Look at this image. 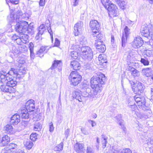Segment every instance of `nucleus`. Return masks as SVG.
I'll use <instances>...</instances> for the list:
<instances>
[{"label":"nucleus","mask_w":153,"mask_h":153,"mask_svg":"<svg viewBox=\"0 0 153 153\" xmlns=\"http://www.w3.org/2000/svg\"><path fill=\"white\" fill-rule=\"evenodd\" d=\"M105 80V76L101 74L99 76H93L91 81V85L94 91L99 93L102 89V85H103Z\"/></svg>","instance_id":"1"},{"label":"nucleus","mask_w":153,"mask_h":153,"mask_svg":"<svg viewBox=\"0 0 153 153\" xmlns=\"http://www.w3.org/2000/svg\"><path fill=\"white\" fill-rule=\"evenodd\" d=\"M17 79L15 75L10 73V71L6 75L0 74V82L2 83H7L8 86L11 87L13 88L16 85Z\"/></svg>","instance_id":"2"},{"label":"nucleus","mask_w":153,"mask_h":153,"mask_svg":"<svg viewBox=\"0 0 153 153\" xmlns=\"http://www.w3.org/2000/svg\"><path fill=\"white\" fill-rule=\"evenodd\" d=\"M89 86L88 85L86 84L83 85L82 89L83 91L82 93V97H90L95 99L99 98L100 94L94 91V89L93 88L92 91L91 88H89Z\"/></svg>","instance_id":"3"},{"label":"nucleus","mask_w":153,"mask_h":153,"mask_svg":"<svg viewBox=\"0 0 153 153\" xmlns=\"http://www.w3.org/2000/svg\"><path fill=\"white\" fill-rule=\"evenodd\" d=\"M18 22L15 26L16 30L19 33H23L27 31L29 27L27 22L23 21Z\"/></svg>","instance_id":"4"},{"label":"nucleus","mask_w":153,"mask_h":153,"mask_svg":"<svg viewBox=\"0 0 153 153\" xmlns=\"http://www.w3.org/2000/svg\"><path fill=\"white\" fill-rule=\"evenodd\" d=\"M2 153H25L20 149H18V146L17 144L11 143L7 147H5Z\"/></svg>","instance_id":"5"},{"label":"nucleus","mask_w":153,"mask_h":153,"mask_svg":"<svg viewBox=\"0 0 153 153\" xmlns=\"http://www.w3.org/2000/svg\"><path fill=\"white\" fill-rule=\"evenodd\" d=\"M10 73L13 74V75H15V76L17 77L18 79H19L26 73V68H21L19 69H15L12 68L10 71Z\"/></svg>","instance_id":"6"},{"label":"nucleus","mask_w":153,"mask_h":153,"mask_svg":"<svg viewBox=\"0 0 153 153\" xmlns=\"http://www.w3.org/2000/svg\"><path fill=\"white\" fill-rule=\"evenodd\" d=\"M134 99L140 108H142V110L145 109L146 102L145 99L144 97L139 95H136L134 96Z\"/></svg>","instance_id":"7"},{"label":"nucleus","mask_w":153,"mask_h":153,"mask_svg":"<svg viewBox=\"0 0 153 153\" xmlns=\"http://www.w3.org/2000/svg\"><path fill=\"white\" fill-rule=\"evenodd\" d=\"M90 26L91 28L93 33V35L95 36V34L99 33L100 25L97 21L96 20H92L90 23Z\"/></svg>","instance_id":"8"},{"label":"nucleus","mask_w":153,"mask_h":153,"mask_svg":"<svg viewBox=\"0 0 153 153\" xmlns=\"http://www.w3.org/2000/svg\"><path fill=\"white\" fill-rule=\"evenodd\" d=\"M134 86V91L135 94H140L143 93L145 88V86L143 83L139 82L135 84Z\"/></svg>","instance_id":"9"},{"label":"nucleus","mask_w":153,"mask_h":153,"mask_svg":"<svg viewBox=\"0 0 153 153\" xmlns=\"http://www.w3.org/2000/svg\"><path fill=\"white\" fill-rule=\"evenodd\" d=\"M107 10L109 15H112L113 16H116L118 14L117 7L113 4H111L108 6Z\"/></svg>","instance_id":"10"},{"label":"nucleus","mask_w":153,"mask_h":153,"mask_svg":"<svg viewBox=\"0 0 153 153\" xmlns=\"http://www.w3.org/2000/svg\"><path fill=\"white\" fill-rule=\"evenodd\" d=\"M143 43V41L140 36H137L135 37L133 42V46L135 48H138L141 46Z\"/></svg>","instance_id":"11"},{"label":"nucleus","mask_w":153,"mask_h":153,"mask_svg":"<svg viewBox=\"0 0 153 153\" xmlns=\"http://www.w3.org/2000/svg\"><path fill=\"white\" fill-rule=\"evenodd\" d=\"M125 34H123L122 37V46L124 47L125 45V43L130 33V29L127 26H126L124 29Z\"/></svg>","instance_id":"12"},{"label":"nucleus","mask_w":153,"mask_h":153,"mask_svg":"<svg viewBox=\"0 0 153 153\" xmlns=\"http://www.w3.org/2000/svg\"><path fill=\"white\" fill-rule=\"evenodd\" d=\"M25 107L26 109L29 112L34 111L35 108L34 101L33 100H29L26 103Z\"/></svg>","instance_id":"13"},{"label":"nucleus","mask_w":153,"mask_h":153,"mask_svg":"<svg viewBox=\"0 0 153 153\" xmlns=\"http://www.w3.org/2000/svg\"><path fill=\"white\" fill-rule=\"evenodd\" d=\"M83 25V23L81 21H79L74 25V28L76 36L78 35L79 33L82 31Z\"/></svg>","instance_id":"14"},{"label":"nucleus","mask_w":153,"mask_h":153,"mask_svg":"<svg viewBox=\"0 0 153 153\" xmlns=\"http://www.w3.org/2000/svg\"><path fill=\"white\" fill-rule=\"evenodd\" d=\"M0 89L2 91L5 92L13 93H14L15 91V90L13 88L8 86L7 83L6 85H1Z\"/></svg>","instance_id":"15"},{"label":"nucleus","mask_w":153,"mask_h":153,"mask_svg":"<svg viewBox=\"0 0 153 153\" xmlns=\"http://www.w3.org/2000/svg\"><path fill=\"white\" fill-rule=\"evenodd\" d=\"M97 50L100 52L103 53L106 50V47L103 42L101 41L96 42L95 43Z\"/></svg>","instance_id":"16"},{"label":"nucleus","mask_w":153,"mask_h":153,"mask_svg":"<svg viewBox=\"0 0 153 153\" xmlns=\"http://www.w3.org/2000/svg\"><path fill=\"white\" fill-rule=\"evenodd\" d=\"M142 72L143 74L147 77H151L153 80V71L151 68H147L143 69L142 70Z\"/></svg>","instance_id":"17"},{"label":"nucleus","mask_w":153,"mask_h":153,"mask_svg":"<svg viewBox=\"0 0 153 153\" xmlns=\"http://www.w3.org/2000/svg\"><path fill=\"white\" fill-rule=\"evenodd\" d=\"M98 59L100 65L103 67H105L107 62L106 56L104 54H100L99 56Z\"/></svg>","instance_id":"18"},{"label":"nucleus","mask_w":153,"mask_h":153,"mask_svg":"<svg viewBox=\"0 0 153 153\" xmlns=\"http://www.w3.org/2000/svg\"><path fill=\"white\" fill-rule=\"evenodd\" d=\"M51 48V47L48 46L41 47L39 50L37 52L36 55L40 57H42L44 56V52H47Z\"/></svg>","instance_id":"19"},{"label":"nucleus","mask_w":153,"mask_h":153,"mask_svg":"<svg viewBox=\"0 0 153 153\" xmlns=\"http://www.w3.org/2000/svg\"><path fill=\"white\" fill-rule=\"evenodd\" d=\"M82 92L79 90L76 89L73 93V97L74 98L78 100L79 102H81L82 101L83 97L81 95Z\"/></svg>","instance_id":"20"},{"label":"nucleus","mask_w":153,"mask_h":153,"mask_svg":"<svg viewBox=\"0 0 153 153\" xmlns=\"http://www.w3.org/2000/svg\"><path fill=\"white\" fill-rule=\"evenodd\" d=\"M150 32V31L147 24H144L142 26L141 29V32L142 34L144 36L148 38Z\"/></svg>","instance_id":"21"},{"label":"nucleus","mask_w":153,"mask_h":153,"mask_svg":"<svg viewBox=\"0 0 153 153\" xmlns=\"http://www.w3.org/2000/svg\"><path fill=\"white\" fill-rule=\"evenodd\" d=\"M10 141V137L7 135H4L1 138L0 137V147L7 145Z\"/></svg>","instance_id":"22"},{"label":"nucleus","mask_w":153,"mask_h":153,"mask_svg":"<svg viewBox=\"0 0 153 153\" xmlns=\"http://www.w3.org/2000/svg\"><path fill=\"white\" fill-rule=\"evenodd\" d=\"M74 149L78 153H83L85 150L84 145L82 143H77L74 145Z\"/></svg>","instance_id":"23"},{"label":"nucleus","mask_w":153,"mask_h":153,"mask_svg":"<svg viewBox=\"0 0 153 153\" xmlns=\"http://www.w3.org/2000/svg\"><path fill=\"white\" fill-rule=\"evenodd\" d=\"M79 50L81 51L82 53H84L88 51V52L89 53V57L90 58L92 57V50L91 48L88 46H83L81 47H79Z\"/></svg>","instance_id":"24"},{"label":"nucleus","mask_w":153,"mask_h":153,"mask_svg":"<svg viewBox=\"0 0 153 153\" xmlns=\"http://www.w3.org/2000/svg\"><path fill=\"white\" fill-rule=\"evenodd\" d=\"M20 116L18 114H15L11 118L10 123L13 125H17L20 121Z\"/></svg>","instance_id":"25"},{"label":"nucleus","mask_w":153,"mask_h":153,"mask_svg":"<svg viewBox=\"0 0 153 153\" xmlns=\"http://www.w3.org/2000/svg\"><path fill=\"white\" fill-rule=\"evenodd\" d=\"M4 129L5 132L7 134H14L15 131L13 129L12 126L9 124H7L4 127Z\"/></svg>","instance_id":"26"},{"label":"nucleus","mask_w":153,"mask_h":153,"mask_svg":"<svg viewBox=\"0 0 153 153\" xmlns=\"http://www.w3.org/2000/svg\"><path fill=\"white\" fill-rule=\"evenodd\" d=\"M62 65V63L61 60H55L54 61V62L53 64L51 67L52 69L57 67L58 69L61 70V67Z\"/></svg>","instance_id":"27"},{"label":"nucleus","mask_w":153,"mask_h":153,"mask_svg":"<svg viewBox=\"0 0 153 153\" xmlns=\"http://www.w3.org/2000/svg\"><path fill=\"white\" fill-rule=\"evenodd\" d=\"M23 13L21 10H18L13 16V22H17L19 21V19L22 17Z\"/></svg>","instance_id":"28"},{"label":"nucleus","mask_w":153,"mask_h":153,"mask_svg":"<svg viewBox=\"0 0 153 153\" xmlns=\"http://www.w3.org/2000/svg\"><path fill=\"white\" fill-rule=\"evenodd\" d=\"M128 70L131 72V75L134 77H138L140 76L139 71L135 68L129 67Z\"/></svg>","instance_id":"29"},{"label":"nucleus","mask_w":153,"mask_h":153,"mask_svg":"<svg viewBox=\"0 0 153 153\" xmlns=\"http://www.w3.org/2000/svg\"><path fill=\"white\" fill-rule=\"evenodd\" d=\"M71 66L74 70H79L80 68L79 63L76 61H72L71 63Z\"/></svg>","instance_id":"30"},{"label":"nucleus","mask_w":153,"mask_h":153,"mask_svg":"<svg viewBox=\"0 0 153 153\" xmlns=\"http://www.w3.org/2000/svg\"><path fill=\"white\" fill-rule=\"evenodd\" d=\"M28 111H27V110L26 109L22 110L21 111H20V114L19 115L22 118L25 119L28 118L29 116V114L28 113Z\"/></svg>","instance_id":"31"},{"label":"nucleus","mask_w":153,"mask_h":153,"mask_svg":"<svg viewBox=\"0 0 153 153\" xmlns=\"http://www.w3.org/2000/svg\"><path fill=\"white\" fill-rule=\"evenodd\" d=\"M81 76L80 75L78 72L76 71H72L70 74L69 77V80L74 79L76 77H81Z\"/></svg>","instance_id":"32"},{"label":"nucleus","mask_w":153,"mask_h":153,"mask_svg":"<svg viewBox=\"0 0 153 153\" xmlns=\"http://www.w3.org/2000/svg\"><path fill=\"white\" fill-rule=\"evenodd\" d=\"M120 117V115H119L116 117V118L117 120V121H118V123L121 126V128L123 130V131H126V128L124 126L123 124V121L121 119Z\"/></svg>","instance_id":"33"},{"label":"nucleus","mask_w":153,"mask_h":153,"mask_svg":"<svg viewBox=\"0 0 153 153\" xmlns=\"http://www.w3.org/2000/svg\"><path fill=\"white\" fill-rule=\"evenodd\" d=\"M82 79V77H76L74 79H73L70 80L71 81V84L74 86H75L77 85L81 81Z\"/></svg>","instance_id":"34"},{"label":"nucleus","mask_w":153,"mask_h":153,"mask_svg":"<svg viewBox=\"0 0 153 153\" xmlns=\"http://www.w3.org/2000/svg\"><path fill=\"white\" fill-rule=\"evenodd\" d=\"M112 149L114 151L113 152L115 153H121L123 151V149L120 147L116 145L113 147Z\"/></svg>","instance_id":"35"},{"label":"nucleus","mask_w":153,"mask_h":153,"mask_svg":"<svg viewBox=\"0 0 153 153\" xmlns=\"http://www.w3.org/2000/svg\"><path fill=\"white\" fill-rule=\"evenodd\" d=\"M46 30V27L44 25H41L39 27V32L36 35V37L39 36V34L42 35L43 34L44 31Z\"/></svg>","instance_id":"36"},{"label":"nucleus","mask_w":153,"mask_h":153,"mask_svg":"<svg viewBox=\"0 0 153 153\" xmlns=\"http://www.w3.org/2000/svg\"><path fill=\"white\" fill-rule=\"evenodd\" d=\"M42 128L41 123L38 122H36L34 124V130L36 131H39Z\"/></svg>","instance_id":"37"},{"label":"nucleus","mask_w":153,"mask_h":153,"mask_svg":"<svg viewBox=\"0 0 153 153\" xmlns=\"http://www.w3.org/2000/svg\"><path fill=\"white\" fill-rule=\"evenodd\" d=\"M20 37L22 40V43L24 44H26L29 41L28 38L29 36L26 34H23L22 36H20Z\"/></svg>","instance_id":"38"},{"label":"nucleus","mask_w":153,"mask_h":153,"mask_svg":"<svg viewBox=\"0 0 153 153\" xmlns=\"http://www.w3.org/2000/svg\"><path fill=\"white\" fill-rule=\"evenodd\" d=\"M89 53L88 52V51H87L86 52L82 54L83 55V58L85 59H87L88 60H91L92 58H93V52H92V57H91L90 58V57H89Z\"/></svg>","instance_id":"39"},{"label":"nucleus","mask_w":153,"mask_h":153,"mask_svg":"<svg viewBox=\"0 0 153 153\" xmlns=\"http://www.w3.org/2000/svg\"><path fill=\"white\" fill-rule=\"evenodd\" d=\"M25 145L28 149H31L33 145V143L30 141H27L25 142Z\"/></svg>","instance_id":"40"},{"label":"nucleus","mask_w":153,"mask_h":153,"mask_svg":"<svg viewBox=\"0 0 153 153\" xmlns=\"http://www.w3.org/2000/svg\"><path fill=\"white\" fill-rule=\"evenodd\" d=\"M63 143H60L59 144L56 146L54 148L55 151H59L62 150L63 149Z\"/></svg>","instance_id":"41"},{"label":"nucleus","mask_w":153,"mask_h":153,"mask_svg":"<svg viewBox=\"0 0 153 153\" xmlns=\"http://www.w3.org/2000/svg\"><path fill=\"white\" fill-rule=\"evenodd\" d=\"M102 4L106 9H107L108 6H110L111 3L109 0H106L105 1L101 0Z\"/></svg>","instance_id":"42"},{"label":"nucleus","mask_w":153,"mask_h":153,"mask_svg":"<svg viewBox=\"0 0 153 153\" xmlns=\"http://www.w3.org/2000/svg\"><path fill=\"white\" fill-rule=\"evenodd\" d=\"M128 106L131 108L132 111H135L137 108V105H135V102L132 103V105L131 104V102H128Z\"/></svg>","instance_id":"43"},{"label":"nucleus","mask_w":153,"mask_h":153,"mask_svg":"<svg viewBox=\"0 0 153 153\" xmlns=\"http://www.w3.org/2000/svg\"><path fill=\"white\" fill-rule=\"evenodd\" d=\"M25 61L23 59H19L18 61L16 62V64L15 65V67L21 68L22 64L25 63Z\"/></svg>","instance_id":"44"},{"label":"nucleus","mask_w":153,"mask_h":153,"mask_svg":"<svg viewBox=\"0 0 153 153\" xmlns=\"http://www.w3.org/2000/svg\"><path fill=\"white\" fill-rule=\"evenodd\" d=\"M70 55L72 58L74 59H77L78 56L77 52L75 51H71L70 53Z\"/></svg>","instance_id":"45"},{"label":"nucleus","mask_w":153,"mask_h":153,"mask_svg":"<svg viewBox=\"0 0 153 153\" xmlns=\"http://www.w3.org/2000/svg\"><path fill=\"white\" fill-rule=\"evenodd\" d=\"M80 44L81 45H85L87 43L86 38L83 37H82L79 39Z\"/></svg>","instance_id":"46"},{"label":"nucleus","mask_w":153,"mask_h":153,"mask_svg":"<svg viewBox=\"0 0 153 153\" xmlns=\"http://www.w3.org/2000/svg\"><path fill=\"white\" fill-rule=\"evenodd\" d=\"M145 108L144 110H143L145 111V113L148 116H150L152 114V111L150 108L147 107L145 105Z\"/></svg>","instance_id":"47"},{"label":"nucleus","mask_w":153,"mask_h":153,"mask_svg":"<svg viewBox=\"0 0 153 153\" xmlns=\"http://www.w3.org/2000/svg\"><path fill=\"white\" fill-rule=\"evenodd\" d=\"M37 136L36 133H32L30 136V139L33 141H35L37 139Z\"/></svg>","instance_id":"48"},{"label":"nucleus","mask_w":153,"mask_h":153,"mask_svg":"<svg viewBox=\"0 0 153 153\" xmlns=\"http://www.w3.org/2000/svg\"><path fill=\"white\" fill-rule=\"evenodd\" d=\"M140 62L144 65H148L149 64V62L147 59L141 58Z\"/></svg>","instance_id":"49"},{"label":"nucleus","mask_w":153,"mask_h":153,"mask_svg":"<svg viewBox=\"0 0 153 153\" xmlns=\"http://www.w3.org/2000/svg\"><path fill=\"white\" fill-rule=\"evenodd\" d=\"M97 37V40H96V42L99 41H101L103 42V41L102 40L103 38L102 35L101 34H98L97 36H96Z\"/></svg>","instance_id":"50"},{"label":"nucleus","mask_w":153,"mask_h":153,"mask_svg":"<svg viewBox=\"0 0 153 153\" xmlns=\"http://www.w3.org/2000/svg\"><path fill=\"white\" fill-rule=\"evenodd\" d=\"M47 30L48 31V32L50 33V34L51 36V39L52 42L53 40V33L50 26L47 28Z\"/></svg>","instance_id":"51"},{"label":"nucleus","mask_w":153,"mask_h":153,"mask_svg":"<svg viewBox=\"0 0 153 153\" xmlns=\"http://www.w3.org/2000/svg\"><path fill=\"white\" fill-rule=\"evenodd\" d=\"M49 131L51 132H53L54 129V127L52 122L49 123Z\"/></svg>","instance_id":"52"},{"label":"nucleus","mask_w":153,"mask_h":153,"mask_svg":"<svg viewBox=\"0 0 153 153\" xmlns=\"http://www.w3.org/2000/svg\"><path fill=\"white\" fill-rule=\"evenodd\" d=\"M28 122L25 120H23L21 123V125L22 128H24V127L27 126L28 124Z\"/></svg>","instance_id":"53"},{"label":"nucleus","mask_w":153,"mask_h":153,"mask_svg":"<svg viewBox=\"0 0 153 153\" xmlns=\"http://www.w3.org/2000/svg\"><path fill=\"white\" fill-rule=\"evenodd\" d=\"M121 153H132L131 151L129 148L123 149Z\"/></svg>","instance_id":"54"},{"label":"nucleus","mask_w":153,"mask_h":153,"mask_svg":"<svg viewBox=\"0 0 153 153\" xmlns=\"http://www.w3.org/2000/svg\"><path fill=\"white\" fill-rule=\"evenodd\" d=\"M60 41L57 38H56L55 40V42L53 46H59L60 45Z\"/></svg>","instance_id":"55"},{"label":"nucleus","mask_w":153,"mask_h":153,"mask_svg":"<svg viewBox=\"0 0 153 153\" xmlns=\"http://www.w3.org/2000/svg\"><path fill=\"white\" fill-rule=\"evenodd\" d=\"M81 131L82 132L83 134L85 135H88V133L85 128H82L81 129Z\"/></svg>","instance_id":"56"},{"label":"nucleus","mask_w":153,"mask_h":153,"mask_svg":"<svg viewBox=\"0 0 153 153\" xmlns=\"http://www.w3.org/2000/svg\"><path fill=\"white\" fill-rule=\"evenodd\" d=\"M15 42L18 45H21L22 44V42L20 37H19Z\"/></svg>","instance_id":"57"},{"label":"nucleus","mask_w":153,"mask_h":153,"mask_svg":"<svg viewBox=\"0 0 153 153\" xmlns=\"http://www.w3.org/2000/svg\"><path fill=\"white\" fill-rule=\"evenodd\" d=\"M85 66L86 68L87 69H89L91 68V67L92 66V64L90 63H85Z\"/></svg>","instance_id":"58"},{"label":"nucleus","mask_w":153,"mask_h":153,"mask_svg":"<svg viewBox=\"0 0 153 153\" xmlns=\"http://www.w3.org/2000/svg\"><path fill=\"white\" fill-rule=\"evenodd\" d=\"M29 48L30 51H33L34 45L33 43L31 42L29 43Z\"/></svg>","instance_id":"59"},{"label":"nucleus","mask_w":153,"mask_h":153,"mask_svg":"<svg viewBox=\"0 0 153 153\" xmlns=\"http://www.w3.org/2000/svg\"><path fill=\"white\" fill-rule=\"evenodd\" d=\"M120 2H119V4L120 6L123 9L124 8V7L125 5V1H120Z\"/></svg>","instance_id":"60"},{"label":"nucleus","mask_w":153,"mask_h":153,"mask_svg":"<svg viewBox=\"0 0 153 153\" xmlns=\"http://www.w3.org/2000/svg\"><path fill=\"white\" fill-rule=\"evenodd\" d=\"M19 36L16 35V34H14L11 37L12 40L15 41L17 39L19 38Z\"/></svg>","instance_id":"61"},{"label":"nucleus","mask_w":153,"mask_h":153,"mask_svg":"<svg viewBox=\"0 0 153 153\" xmlns=\"http://www.w3.org/2000/svg\"><path fill=\"white\" fill-rule=\"evenodd\" d=\"M89 123L91 124L92 127H94L96 125V123L95 121L89 120H88Z\"/></svg>","instance_id":"62"},{"label":"nucleus","mask_w":153,"mask_h":153,"mask_svg":"<svg viewBox=\"0 0 153 153\" xmlns=\"http://www.w3.org/2000/svg\"><path fill=\"white\" fill-rule=\"evenodd\" d=\"M87 153H94V151L90 147H88L87 148Z\"/></svg>","instance_id":"63"},{"label":"nucleus","mask_w":153,"mask_h":153,"mask_svg":"<svg viewBox=\"0 0 153 153\" xmlns=\"http://www.w3.org/2000/svg\"><path fill=\"white\" fill-rule=\"evenodd\" d=\"M151 37V39L153 40V30H152L149 33V37Z\"/></svg>","instance_id":"64"}]
</instances>
